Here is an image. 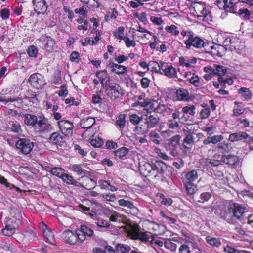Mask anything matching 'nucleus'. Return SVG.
<instances>
[{"mask_svg": "<svg viewBox=\"0 0 253 253\" xmlns=\"http://www.w3.org/2000/svg\"><path fill=\"white\" fill-rule=\"evenodd\" d=\"M230 212L236 219L241 220L246 212V207L239 203H233L231 205Z\"/></svg>", "mask_w": 253, "mask_h": 253, "instance_id": "obj_7", "label": "nucleus"}, {"mask_svg": "<svg viewBox=\"0 0 253 253\" xmlns=\"http://www.w3.org/2000/svg\"><path fill=\"white\" fill-rule=\"evenodd\" d=\"M140 83L142 88H147L149 87L150 80L147 78L144 77L141 79Z\"/></svg>", "mask_w": 253, "mask_h": 253, "instance_id": "obj_63", "label": "nucleus"}, {"mask_svg": "<svg viewBox=\"0 0 253 253\" xmlns=\"http://www.w3.org/2000/svg\"><path fill=\"white\" fill-rule=\"evenodd\" d=\"M94 118L88 117L86 119L81 120L80 126L83 128H90L95 123Z\"/></svg>", "mask_w": 253, "mask_h": 253, "instance_id": "obj_26", "label": "nucleus"}, {"mask_svg": "<svg viewBox=\"0 0 253 253\" xmlns=\"http://www.w3.org/2000/svg\"><path fill=\"white\" fill-rule=\"evenodd\" d=\"M111 68L112 69V71L117 74H124L126 71V69L125 66L116 63H112L111 65Z\"/></svg>", "mask_w": 253, "mask_h": 253, "instance_id": "obj_29", "label": "nucleus"}, {"mask_svg": "<svg viewBox=\"0 0 253 253\" xmlns=\"http://www.w3.org/2000/svg\"><path fill=\"white\" fill-rule=\"evenodd\" d=\"M213 72L219 76L225 75L226 72V69L224 67L219 65H216L213 70Z\"/></svg>", "mask_w": 253, "mask_h": 253, "instance_id": "obj_38", "label": "nucleus"}, {"mask_svg": "<svg viewBox=\"0 0 253 253\" xmlns=\"http://www.w3.org/2000/svg\"><path fill=\"white\" fill-rule=\"evenodd\" d=\"M176 95L178 100H185L188 99L189 93L186 89H179L176 91Z\"/></svg>", "mask_w": 253, "mask_h": 253, "instance_id": "obj_33", "label": "nucleus"}, {"mask_svg": "<svg viewBox=\"0 0 253 253\" xmlns=\"http://www.w3.org/2000/svg\"><path fill=\"white\" fill-rule=\"evenodd\" d=\"M177 27L174 25H172L170 26H167L165 28V30L169 33H172L174 35H177L179 33L178 30H176Z\"/></svg>", "mask_w": 253, "mask_h": 253, "instance_id": "obj_51", "label": "nucleus"}, {"mask_svg": "<svg viewBox=\"0 0 253 253\" xmlns=\"http://www.w3.org/2000/svg\"><path fill=\"white\" fill-rule=\"evenodd\" d=\"M130 248L129 246L118 245L116 246V251L113 249L110 250V253H129Z\"/></svg>", "mask_w": 253, "mask_h": 253, "instance_id": "obj_32", "label": "nucleus"}, {"mask_svg": "<svg viewBox=\"0 0 253 253\" xmlns=\"http://www.w3.org/2000/svg\"><path fill=\"white\" fill-rule=\"evenodd\" d=\"M185 187L188 194L193 195L197 190L196 186L192 182H184Z\"/></svg>", "mask_w": 253, "mask_h": 253, "instance_id": "obj_37", "label": "nucleus"}, {"mask_svg": "<svg viewBox=\"0 0 253 253\" xmlns=\"http://www.w3.org/2000/svg\"><path fill=\"white\" fill-rule=\"evenodd\" d=\"M204 49L206 52L210 53L212 56L219 57H221L225 51L223 46L212 43H208V47H205Z\"/></svg>", "mask_w": 253, "mask_h": 253, "instance_id": "obj_13", "label": "nucleus"}, {"mask_svg": "<svg viewBox=\"0 0 253 253\" xmlns=\"http://www.w3.org/2000/svg\"><path fill=\"white\" fill-rule=\"evenodd\" d=\"M11 130L15 133H19L21 131V126L17 123H13L11 127Z\"/></svg>", "mask_w": 253, "mask_h": 253, "instance_id": "obj_59", "label": "nucleus"}, {"mask_svg": "<svg viewBox=\"0 0 253 253\" xmlns=\"http://www.w3.org/2000/svg\"><path fill=\"white\" fill-rule=\"evenodd\" d=\"M140 227L138 225H134L128 232V235L133 240H140L143 242L147 241L149 240L148 235L146 233L140 232Z\"/></svg>", "mask_w": 253, "mask_h": 253, "instance_id": "obj_4", "label": "nucleus"}, {"mask_svg": "<svg viewBox=\"0 0 253 253\" xmlns=\"http://www.w3.org/2000/svg\"><path fill=\"white\" fill-rule=\"evenodd\" d=\"M142 119V116L139 117L136 114L129 115V121L134 125H138Z\"/></svg>", "mask_w": 253, "mask_h": 253, "instance_id": "obj_42", "label": "nucleus"}, {"mask_svg": "<svg viewBox=\"0 0 253 253\" xmlns=\"http://www.w3.org/2000/svg\"><path fill=\"white\" fill-rule=\"evenodd\" d=\"M144 118L145 124L149 129L155 127L159 123L160 118L157 115H152L151 113H148Z\"/></svg>", "mask_w": 253, "mask_h": 253, "instance_id": "obj_14", "label": "nucleus"}, {"mask_svg": "<svg viewBox=\"0 0 253 253\" xmlns=\"http://www.w3.org/2000/svg\"><path fill=\"white\" fill-rule=\"evenodd\" d=\"M115 156L116 157L121 158L125 156L128 152V149L125 147H122L115 152Z\"/></svg>", "mask_w": 253, "mask_h": 253, "instance_id": "obj_41", "label": "nucleus"}, {"mask_svg": "<svg viewBox=\"0 0 253 253\" xmlns=\"http://www.w3.org/2000/svg\"><path fill=\"white\" fill-rule=\"evenodd\" d=\"M24 118V122L26 125L33 126H37L38 118L36 116L27 114L25 115Z\"/></svg>", "mask_w": 253, "mask_h": 253, "instance_id": "obj_24", "label": "nucleus"}, {"mask_svg": "<svg viewBox=\"0 0 253 253\" xmlns=\"http://www.w3.org/2000/svg\"><path fill=\"white\" fill-rule=\"evenodd\" d=\"M138 105L142 107H148L146 109L147 113H151V110L154 108V106L157 103L154 100H152L149 98H146L142 101H138L137 102Z\"/></svg>", "mask_w": 253, "mask_h": 253, "instance_id": "obj_20", "label": "nucleus"}, {"mask_svg": "<svg viewBox=\"0 0 253 253\" xmlns=\"http://www.w3.org/2000/svg\"><path fill=\"white\" fill-rule=\"evenodd\" d=\"M156 163L151 164L145 161L139 163V170L140 173L145 177L153 179L154 175L156 173Z\"/></svg>", "mask_w": 253, "mask_h": 253, "instance_id": "obj_1", "label": "nucleus"}, {"mask_svg": "<svg viewBox=\"0 0 253 253\" xmlns=\"http://www.w3.org/2000/svg\"><path fill=\"white\" fill-rule=\"evenodd\" d=\"M182 111L184 113L194 115L195 113V107L194 105H189L183 107Z\"/></svg>", "mask_w": 253, "mask_h": 253, "instance_id": "obj_46", "label": "nucleus"}, {"mask_svg": "<svg viewBox=\"0 0 253 253\" xmlns=\"http://www.w3.org/2000/svg\"><path fill=\"white\" fill-rule=\"evenodd\" d=\"M222 162L229 165H235L238 161L236 156L232 155H224L221 158Z\"/></svg>", "mask_w": 253, "mask_h": 253, "instance_id": "obj_23", "label": "nucleus"}, {"mask_svg": "<svg viewBox=\"0 0 253 253\" xmlns=\"http://www.w3.org/2000/svg\"><path fill=\"white\" fill-rule=\"evenodd\" d=\"M107 95L111 99L114 100L122 94V90L120 85L115 83H109L106 85Z\"/></svg>", "mask_w": 253, "mask_h": 253, "instance_id": "obj_6", "label": "nucleus"}, {"mask_svg": "<svg viewBox=\"0 0 253 253\" xmlns=\"http://www.w3.org/2000/svg\"><path fill=\"white\" fill-rule=\"evenodd\" d=\"M34 10L37 14L44 13L47 9L46 1L44 0H33Z\"/></svg>", "mask_w": 253, "mask_h": 253, "instance_id": "obj_16", "label": "nucleus"}, {"mask_svg": "<svg viewBox=\"0 0 253 253\" xmlns=\"http://www.w3.org/2000/svg\"><path fill=\"white\" fill-rule=\"evenodd\" d=\"M37 125L38 128L42 132L48 131L51 129L52 126L48 123L47 119L44 117H39V121H37Z\"/></svg>", "mask_w": 253, "mask_h": 253, "instance_id": "obj_18", "label": "nucleus"}, {"mask_svg": "<svg viewBox=\"0 0 253 253\" xmlns=\"http://www.w3.org/2000/svg\"><path fill=\"white\" fill-rule=\"evenodd\" d=\"M58 125L60 130L63 134L66 136H70L73 133L74 126L69 121L62 120L58 121Z\"/></svg>", "mask_w": 253, "mask_h": 253, "instance_id": "obj_12", "label": "nucleus"}, {"mask_svg": "<svg viewBox=\"0 0 253 253\" xmlns=\"http://www.w3.org/2000/svg\"><path fill=\"white\" fill-rule=\"evenodd\" d=\"M211 197V194L209 192L203 193L200 195V199L198 201L200 203H204L205 202L208 201Z\"/></svg>", "mask_w": 253, "mask_h": 253, "instance_id": "obj_54", "label": "nucleus"}, {"mask_svg": "<svg viewBox=\"0 0 253 253\" xmlns=\"http://www.w3.org/2000/svg\"><path fill=\"white\" fill-rule=\"evenodd\" d=\"M102 196L103 199L109 201L113 202L116 199L115 195L113 193H103L102 194Z\"/></svg>", "mask_w": 253, "mask_h": 253, "instance_id": "obj_58", "label": "nucleus"}, {"mask_svg": "<svg viewBox=\"0 0 253 253\" xmlns=\"http://www.w3.org/2000/svg\"><path fill=\"white\" fill-rule=\"evenodd\" d=\"M96 75L101 81V84L103 85L104 84L106 85L107 83L110 80V78L105 70L97 72Z\"/></svg>", "mask_w": 253, "mask_h": 253, "instance_id": "obj_28", "label": "nucleus"}, {"mask_svg": "<svg viewBox=\"0 0 253 253\" xmlns=\"http://www.w3.org/2000/svg\"><path fill=\"white\" fill-rule=\"evenodd\" d=\"M118 204L120 206L127 208L134 212H138V209L135 206L133 203L126 199H121L118 201Z\"/></svg>", "mask_w": 253, "mask_h": 253, "instance_id": "obj_21", "label": "nucleus"}, {"mask_svg": "<svg viewBox=\"0 0 253 253\" xmlns=\"http://www.w3.org/2000/svg\"><path fill=\"white\" fill-rule=\"evenodd\" d=\"M217 4L220 9L235 13L237 12V5L239 3H234L232 0H217Z\"/></svg>", "mask_w": 253, "mask_h": 253, "instance_id": "obj_8", "label": "nucleus"}, {"mask_svg": "<svg viewBox=\"0 0 253 253\" xmlns=\"http://www.w3.org/2000/svg\"><path fill=\"white\" fill-rule=\"evenodd\" d=\"M24 237L26 241L34 240L36 238V233L31 229H28L26 231Z\"/></svg>", "mask_w": 253, "mask_h": 253, "instance_id": "obj_44", "label": "nucleus"}, {"mask_svg": "<svg viewBox=\"0 0 253 253\" xmlns=\"http://www.w3.org/2000/svg\"><path fill=\"white\" fill-rule=\"evenodd\" d=\"M79 180L80 185L87 190H91L96 185V182L93 179L86 176H82Z\"/></svg>", "mask_w": 253, "mask_h": 253, "instance_id": "obj_15", "label": "nucleus"}, {"mask_svg": "<svg viewBox=\"0 0 253 253\" xmlns=\"http://www.w3.org/2000/svg\"><path fill=\"white\" fill-rule=\"evenodd\" d=\"M198 178L197 172L195 170L189 171L185 175L184 182H192Z\"/></svg>", "mask_w": 253, "mask_h": 253, "instance_id": "obj_30", "label": "nucleus"}, {"mask_svg": "<svg viewBox=\"0 0 253 253\" xmlns=\"http://www.w3.org/2000/svg\"><path fill=\"white\" fill-rule=\"evenodd\" d=\"M194 138L192 134H187L183 140V145L184 148L191 149L194 143Z\"/></svg>", "mask_w": 253, "mask_h": 253, "instance_id": "obj_25", "label": "nucleus"}, {"mask_svg": "<svg viewBox=\"0 0 253 253\" xmlns=\"http://www.w3.org/2000/svg\"><path fill=\"white\" fill-rule=\"evenodd\" d=\"M179 253H190L189 247L186 245H182L179 248Z\"/></svg>", "mask_w": 253, "mask_h": 253, "instance_id": "obj_64", "label": "nucleus"}, {"mask_svg": "<svg viewBox=\"0 0 253 253\" xmlns=\"http://www.w3.org/2000/svg\"><path fill=\"white\" fill-rule=\"evenodd\" d=\"M184 43L186 45V48L188 49H189L192 46L196 48H201V47L205 48V47H208V43L204 42L199 37L194 36L193 33H189V37L184 42Z\"/></svg>", "mask_w": 253, "mask_h": 253, "instance_id": "obj_2", "label": "nucleus"}, {"mask_svg": "<svg viewBox=\"0 0 253 253\" xmlns=\"http://www.w3.org/2000/svg\"><path fill=\"white\" fill-rule=\"evenodd\" d=\"M0 183L4 185L7 188H9L10 189H11L12 187L15 188L14 185H12L10 183L8 182L7 179L1 175H0Z\"/></svg>", "mask_w": 253, "mask_h": 253, "instance_id": "obj_62", "label": "nucleus"}, {"mask_svg": "<svg viewBox=\"0 0 253 253\" xmlns=\"http://www.w3.org/2000/svg\"><path fill=\"white\" fill-rule=\"evenodd\" d=\"M28 53L29 56L35 57L37 55L38 50L35 46L31 45L28 49Z\"/></svg>", "mask_w": 253, "mask_h": 253, "instance_id": "obj_57", "label": "nucleus"}, {"mask_svg": "<svg viewBox=\"0 0 253 253\" xmlns=\"http://www.w3.org/2000/svg\"><path fill=\"white\" fill-rule=\"evenodd\" d=\"M126 115L125 114H120L116 121V124L120 128H124L126 124Z\"/></svg>", "mask_w": 253, "mask_h": 253, "instance_id": "obj_40", "label": "nucleus"}, {"mask_svg": "<svg viewBox=\"0 0 253 253\" xmlns=\"http://www.w3.org/2000/svg\"><path fill=\"white\" fill-rule=\"evenodd\" d=\"M70 169L74 172H76L79 175L84 174L86 171L85 170L83 169L79 165H73L71 166Z\"/></svg>", "mask_w": 253, "mask_h": 253, "instance_id": "obj_45", "label": "nucleus"}, {"mask_svg": "<svg viewBox=\"0 0 253 253\" xmlns=\"http://www.w3.org/2000/svg\"><path fill=\"white\" fill-rule=\"evenodd\" d=\"M165 247L171 251H175L177 249L176 244L172 242L171 240H167L164 243Z\"/></svg>", "mask_w": 253, "mask_h": 253, "instance_id": "obj_43", "label": "nucleus"}, {"mask_svg": "<svg viewBox=\"0 0 253 253\" xmlns=\"http://www.w3.org/2000/svg\"><path fill=\"white\" fill-rule=\"evenodd\" d=\"M16 227L7 223L4 229L2 230V233L4 235L11 236L15 232Z\"/></svg>", "mask_w": 253, "mask_h": 253, "instance_id": "obj_34", "label": "nucleus"}, {"mask_svg": "<svg viewBox=\"0 0 253 253\" xmlns=\"http://www.w3.org/2000/svg\"><path fill=\"white\" fill-rule=\"evenodd\" d=\"M238 92L246 100L252 98V93L249 88L242 87L238 90Z\"/></svg>", "mask_w": 253, "mask_h": 253, "instance_id": "obj_31", "label": "nucleus"}, {"mask_svg": "<svg viewBox=\"0 0 253 253\" xmlns=\"http://www.w3.org/2000/svg\"><path fill=\"white\" fill-rule=\"evenodd\" d=\"M62 180L66 182L67 184H73L75 183V180L71 176L67 174L64 173L61 177Z\"/></svg>", "mask_w": 253, "mask_h": 253, "instance_id": "obj_50", "label": "nucleus"}, {"mask_svg": "<svg viewBox=\"0 0 253 253\" xmlns=\"http://www.w3.org/2000/svg\"><path fill=\"white\" fill-rule=\"evenodd\" d=\"M10 215L7 217V223L17 227L21 224L22 213L16 208H12Z\"/></svg>", "mask_w": 253, "mask_h": 253, "instance_id": "obj_3", "label": "nucleus"}, {"mask_svg": "<svg viewBox=\"0 0 253 253\" xmlns=\"http://www.w3.org/2000/svg\"><path fill=\"white\" fill-rule=\"evenodd\" d=\"M90 144L94 147L99 148L103 145V141L101 139L98 138V139H94L91 140L90 141Z\"/></svg>", "mask_w": 253, "mask_h": 253, "instance_id": "obj_56", "label": "nucleus"}, {"mask_svg": "<svg viewBox=\"0 0 253 253\" xmlns=\"http://www.w3.org/2000/svg\"><path fill=\"white\" fill-rule=\"evenodd\" d=\"M163 73L168 77L174 78L176 77L175 68L171 66H168L167 68L164 69Z\"/></svg>", "mask_w": 253, "mask_h": 253, "instance_id": "obj_36", "label": "nucleus"}, {"mask_svg": "<svg viewBox=\"0 0 253 253\" xmlns=\"http://www.w3.org/2000/svg\"><path fill=\"white\" fill-rule=\"evenodd\" d=\"M210 112L211 111L210 108H206L202 109L200 113L201 118L202 119L208 118L210 114Z\"/></svg>", "mask_w": 253, "mask_h": 253, "instance_id": "obj_55", "label": "nucleus"}, {"mask_svg": "<svg viewBox=\"0 0 253 253\" xmlns=\"http://www.w3.org/2000/svg\"><path fill=\"white\" fill-rule=\"evenodd\" d=\"M180 139L181 136L179 135H176L172 136L170 138V142L171 144L174 146L177 145L179 143Z\"/></svg>", "mask_w": 253, "mask_h": 253, "instance_id": "obj_61", "label": "nucleus"}, {"mask_svg": "<svg viewBox=\"0 0 253 253\" xmlns=\"http://www.w3.org/2000/svg\"><path fill=\"white\" fill-rule=\"evenodd\" d=\"M64 137L57 132L52 133L49 137V140L51 143L59 146H62L63 142Z\"/></svg>", "mask_w": 253, "mask_h": 253, "instance_id": "obj_22", "label": "nucleus"}, {"mask_svg": "<svg viewBox=\"0 0 253 253\" xmlns=\"http://www.w3.org/2000/svg\"><path fill=\"white\" fill-rule=\"evenodd\" d=\"M49 171L50 172L52 175L61 178L62 175L64 174V170L61 168L54 167L51 169Z\"/></svg>", "mask_w": 253, "mask_h": 253, "instance_id": "obj_39", "label": "nucleus"}, {"mask_svg": "<svg viewBox=\"0 0 253 253\" xmlns=\"http://www.w3.org/2000/svg\"><path fill=\"white\" fill-rule=\"evenodd\" d=\"M167 109V107L164 104H159L156 107L154 106V108L152 110L156 113L161 114L165 112Z\"/></svg>", "mask_w": 253, "mask_h": 253, "instance_id": "obj_48", "label": "nucleus"}, {"mask_svg": "<svg viewBox=\"0 0 253 253\" xmlns=\"http://www.w3.org/2000/svg\"><path fill=\"white\" fill-rule=\"evenodd\" d=\"M149 65L152 66L151 71L155 72L156 73H159L161 74H163V72L159 70V63L156 61H151L149 63Z\"/></svg>", "mask_w": 253, "mask_h": 253, "instance_id": "obj_53", "label": "nucleus"}, {"mask_svg": "<svg viewBox=\"0 0 253 253\" xmlns=\"http://www.w3.org/2000/svg\"><path fill=\"white\" fill-rule=\"evenodd\" d=\"M206 239L207 242L211 246L218 247L221 245V242L218 238L208 236Z\"/></svg>", "mask_w": 253, "mask_h": 253, "instance_id": "obj_35", "label": "nucleus"}, {"mask_svg": "<svg viewBox=\"0 0 253 253\" xmlns=\"http://www.w3.org/2000/svg\"><path fill=\"white\" fill-rule=\"evenodd\" d=\"M76 233L78 240L81 242L84 241L86 238L94 237L93 230L85 225H81L80 229L76 230Z\"/></svg>", "mask_w": 253, "mask_h": 253, "instance_id": "obj_9", "label": "nucleus"}, {"mask_svg": "<svg viewBox=\"0 0 253 253\" xmlns=\"http://www.w3.org/2000/svg\"><path fill=\"white\" fill-rule=\"evenodd\" d=\"M7 102H14V106L16 107L20 108L23 106V100L21 98H18L17 99L14 98H9L7 99Z\"/></svg>", "mask_w": 253, "mask_h": 253, "instance_id": "obj_52", "label": "nucleus"}, {"mask_svg": "<svg viewBox=\"0 0 253 253\" xmlns=\"http://www.w3.org/2000/svg\"><path fill=\"white\" fill-rule=\"evenodd\" d=\"M44 236H45L47 238V241L52 244H53V241H54V235L52 233V232L50 230H47L46 232L44 231V233H43Z\"/></svg>", "mask_w": 253, "mask_h": 253, "instance_id": "obj_49", "label": "nucleus"}, {"mask_svg": "<svg viewBox=\"0 0 253 253\" xmlns=\"http://www.w3.org/2000/svg\"><path fill=\"white\" fill-rule=\"evenodd\" d=\"M149 129L147 127V126H143L142 125L138 126L135 127L134 130L137 133L141 134H144L148 131Z\"/></svg>", "mask_w": 253, "mask_h": 253, "instance_id": "obj_47", "label": "nucleus"}, {"mask_svg": "<svg viewBox=\"0 0 253 253\" xmlns=\"http://www.w3.org/2000/svg\"><path fill=\"white\" fill-rule=\"evenodd\" d=\"M31 85L37 89H41L46 84L44 77L41 74L34 73L29 79Z\"/></svg>", "mask_w": 253, "mask_h": 253, "instance_id": "obj_10", "label": "nucleus"}, {"mask_svg": "<svg viewBox=\"0 0 253 253\" xmlns=\"http://www.w3.org/2000/svg\"><path fill=\"white\" fill-rule=\"evenodd\" d=\"M187 81H189L195 86L197 87H202L205 84L202 79L200 80L198 76H193L191 78L187 79Z\"/></svg>", "mask_w": 253, "mask_h": 253, "instance_id": "obj_27", "label": "nucleus"}, {"mask_svg": "<svg viewBox=\"0 0 253 253\" xmlns=\"http://www.w3.org/2000/svg\"><path fill=\"white\" fill-rule=\"evenodd\" d=\"M156 173L154 175L153 179L156 182L165 181L166 178L165 177V173L167 170V165L162 161H159L156 162Z\"/></svg>", "mask_w": 253, "mask_h": 253, "instance_id": "obj_5", "label": "nucleus"}, {"mask_svg": "<svg viewBox=\"0 0 253 253\" xmlns=\"http://www.w3.org/2000/svg\"><path fill=\"white\" fill-rule=\"evenodd\" d=\"M150 136L151 140L155 144H159L160 143V141L158 140V139L160 138V136L158 133L155 132H151L150 134Z\"/></svg>", "mask_w": 253, "mask_h": 253, "instance_id": "obj_60", "label": "nucleus"}, {"mask_svg": "<svg viewBox=\"0 0 253 253\" xmlns=\"http://www.w3.org/2000/svg\"><path fill=\"white\" fill-rule=\"evenodd\" d=\"M15 146L23 154H28L32 151L34 144L28 139H20L16 142Z\"/></svg>", "mask_w": 253, "mask_h": 253, "instance_id": "obj_11", "label": "nucleus"}, {"mask_svg": "<svg viewBox=\"0 0 253 253\" xmlns=\"http://www.w3.org/2000/svg\"><path fill=\"white\" fill-rule=\"evenodd\" d=\"M62 238L68 243L75 244L77 240H78L77 233L75 234L73 232L70 230H67L64 232L62 234Z\"/></svg>", "mask_w": 253, "mask_h": 253, "instance_id": "obj_17", "label": "nucleus"}, {"mask_svg": "<svg viewBox=\"0 0 253 253\" xmlns=\"http://www.w3.org/2000/svg\"><path fill=\"white\" fill-rule=\"evenodd\" d=\"M249 135L245 132L239 131L238 132L231 133L229 135L228 139L231 142L247 140Z\"/></svg>", "mask_w": 253, "mask_h": 253, "instance_id": "obj_19", "label": "nucleus"}]
</instances>
